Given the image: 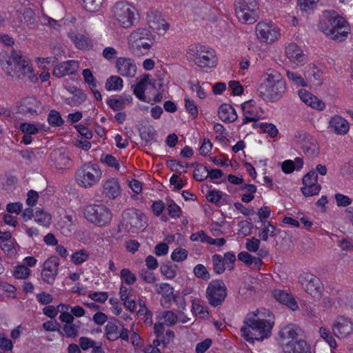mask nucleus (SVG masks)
Instances as JSON below:
<instances>
[{"label":"nucleus","instance_id":"nucleus-21","mask_svg":"<svg viewBox=\"0 0 353 353\" xmlns=\"http://www.w3.org/2000/svg\"><path fill=\"white\" fill-rule=\"evenodd\" d=\"M241 106L244 114L243 123L254 121L262 114L261 108L252 100L245 101Z\"/></svg>","mask_w":353,"mask_h":353},{"label":"nucleus","instance_id":"nucleus-24","mask_svg":"<svg viewBox=\"0 0 353 353\" xmlns=\"http://www.w3.org/2000/svg\"><path fill=\"white\" fill-rule=\"evenodd\" d=\"M301 332V330L294 324H289L285 326L279 332L281 345L288 342L298 341V336Z\"/></svg>","mask_w":353,"mask_h":353},{"label":"nucleus","instance_id":"nucleus-19","mask_svg":"<svg viewBox=\"0 0 353 353\" xmlns=\"http://www.w3.org/2000/svg\"><path fill=\"white\" fill-rule=\"evenodd\" d=\"M59 265V261L57 257L48 258L43 263L41 272L42 279L49 284H52L57 275Z\"/></svg>","mask_w":353,"mask_h":353},{"label":"nucleus","instance_id":"nucleus-54","mask_svg":"<svg viewBox=\"0 0 353 353\" xmlns=\"http://www.w3.org/2000/svg\"><path fill=\"white\" fill-rule=\"evenodd\" d=\"M48 123L54 126H60L63 123V121L59 112L51 110L48 117Z\"/></svg>","mask_w":353,"mask_h":353},{"label":"nucleus","instance_id":"nucleus-39","mask_svg":"<svg viewBox=\"0 0 353 353\" xmlns=\"http://www.w3.org/2000/svg\"><path fill=\"white\" fill-rule=\"evenodd\" d=\"M105 87L108 91L121 90L123 87V79L119 76H111L106 80Z\"/></svg>","mask_w":353,"mask_h":353},{"label":"nucleus","instance_id":"nucleus-14","mask_svg":"<svg viewBox=\"0 0 353 353\" xmlns=\"http://www.w3.org/2000/svg\"><path fill=\"white\" fill-rule=\"evenodd\" d=\"M154 89V82H152L150 81L149 75H145L135 86L134 89V93L140 100L145 101L148 102H150L152 101L153 102H159L162 99V96L160 93H157L153 99H152L149 95V94H150L151 90Z\"/></svg>","mask_w":353,"mask_h":353},{"label":"nucleus","instance_id":"nucleus-31","mask_svg":"<svg viewBox=\"0 0 353 353\" xmlns=\"http://www.w3.org/2000/svg\"><path fill=\"white\" fill-rule=\"evenodd\" d=\"M272 294L276 301L286 305L292 310L295 311L298 309V304L292 294L281 290H275Z\"/></svg>","mask_w":353,"mask_h":353},{"label":"nucleus","instance_id":"nucleus-32","mask_svg":"<svg viewBox=\"0 0 353 353\" xmlns=\"http://www.w3.org/2000/svg\"><path fill=\"white\" fill-rule=\"evenodd\" d=\"M330 125L338 134H345L349 130V123L343 117L335 115L330 121Z\"/></svg>","mask_w":353,"mask_h":353},{"label":"nucleus","instance_id":"nucleus-35","mask_svg":"<svg viewBox=\"0 0 353 353\" xmlns=\"http://www.w3.org/2000/svg\"><path fill=\"white\" fill-rule=\"evenodd\" d=\"M238 259L252 268L260 270L262 265V261L257 257L251 256L247 252H241L238 255Z\"/></svg>","mask_w":353,"mask_h":353},{"label":"nucleus","instance_id":"nucleus-33","mask_svg":"<svg viewBox=\"0 0 353 353\" xmlns=\"http://www.w3.org/2000/svg\"><path fill=\"white\" fill-rule=\"evenodd\" d=\"M218 114L219 119L224 122L231 123L237 119L236 111L229 104L221 105L219 108Z\"/></svg>","mask_w":353,"mask_h":353},{"label":"nucleus","instance_id":"nucleus-11","mask_svg":"<svg viewBox=\"0 0 353 353\" xmlns=\"http://www.w3.org/2000/svg\"><path fill=\"white\" fill-rule=\"evenodd\" d=\"M121 227L125 232L137 233L145 228L146 221L141 212L130 210L124 214Z\"/></svg>","mask_w":353,"mask_h":353},{"label":"nucleus","instance_id":"nucleus-4","mask_svg":"<svg viewBox=\"0 0 353 353\" xmlns=\"http://www.w3.org/2000/svg\"><path fill=\"white\" fill-rule=\"evenodd\" d=\"M319 28L325 36L337 42L345 40L351 32L349 23L339 15L330 16L321 21Z\"/></svg>","mask_w":353,"mask_h":353},{"label":"nucleus","instance_id":"nucleus-29","mask_svg":"<svg viewBox=\"0 0 353 353\" xmlns=\"http://www.w3.org/2000/svg\"><path fill=\"white\" fill-rule=\"evenodd\" d=\"M79 63L76 61H68L57 65L53 74L57 77L74 74L78 69Z\"/></svg>","mask_w":353,"mask_h":353},{"label":"nucleus","instance_id":"nucleus-38","mask_svg":"<svg viewBox=\"0 0 353 353\" xmlns=\"http://www.w3.org/2000/svg\"><path fill=\"white\" fill-rule=\"evenodd\" d=\"M132 101V97L130 95L123 96L119 99H110L108 101V104L114 110H122L126 105L130 104Z\"/></svg>","mask_w":353,"mask_h":353},{"label":"nucleus","instance_id":"nucleus-3","mask_svg":"<svg viewBox=\"0 0 353 353\" xmlns=\"http://www.w3.org/2000/svg\"><path fill=\"white\" fill-rule=\"evenodd\" d=\"M259 310L248 314L244 325L241 328L242 336L248 342L262 341L271 334L273 323L257 317Z\"/></svg>","mask_w":353,"mask_h":353},{"label":"nucleus","instance_id":"nucleus-53","mask_svg":"<svg viewBox=\"0 0 353 353\" xmlns=\"http://www.w3.org/2000/svg\"><path fill=\"white\" fill-rule=\"evenodd\" d=\"M101 161L106 164L108 167L115 168L117 170H119L120 169L118 160L111 154L102 155Z\"/></svg>","mask_w":353,"mask_h":353},{"label":"nucleus","instance_id":"nucleus-20","mask_svg":"<svg viewBox=\"0 0 353 353\" xmlns=\"http://www.w3.org/2000/svg\"><path fill=\"white\" fill-rule=\"evenodd\" d=\"M117 72L125 77H133L137 73V66L134 61L126 57H119L116 61Z\"/></svg>","mask_w":353,"mask_h":353},{"label":"nucleus","instance_id":"nucleus-49","mask_svg":"<svg viewBox=\"0 0 353 353\" xmlns=\"http://www.w3.org/2000/svg\"><path fill=\"white\" fill-rule=\"evenodd\" d=\"M213 268L216 274H222L228 269L225 263L220 255L215 254L212 256Z\"/></svg>","mask_w":353,"mask_h":353},{"label":"nucleus","instance_id":"nucleus-8","mask_svg":"<svg viewBox=\"0 0 353 353\" xmlns=\"http://www.w3.org/2000/svg\"><path fill=\"white\" fill-rule=\"evenodd\" d=\"M85 219L99 227L108 225L112 220L111 211L102 205H89L83 210Z\"/></svg>","mask_w":353,"mask_h":353},{"label":"nucleus","instance_id":"nucleus-51","mask_svg":"<svg viewBox=\"0 0 353 353\" xmlns=\"http://www.w3.org/2000/svg\"><path fill=\"white\" fill-rule=\"evenodd\" d=\"M57 308L59 310L64 311L60 314L59 319L62 322L66 323V324L72 323V322L74 321V317L72 314L67 312L68 310L69 306L66 305H58Z\"/></svg>","mask_w":353,"mask_h":353},{"label":"nucleus","instance_id":"nucleus-30","mask_svg":"<svg viewBox=\"0 0 353 353\" xmlns=\"http://www.w3.org/2000/svg\"><path fill=\"white\" fill-rule=\"evenodd\" d=\"M156 291L162 296L161 302L163 305L168 307L174 300V289L168 283L156 285Z\"/></svg>","mask_w":353,"mask_h":353},{"label":"nucleus","instance_id":"nucleus-61","mask_svg":"<svg viewBox=\"0 0 353 353\" xmlns=\"http://www.w3.org/2000/svg\"><path fill=\"white\" fill-rule=\"evenodd\" d=\"M260 243L261 242L259 239L252 237L247 239L245 248L250 252H256L259 248Z\"/></svg>","mask_w":353,"mask_h":353},{"label":"nucleus","instance_id":"nucleus-59","mask_svg":"<svg viewBox=\"0 0 353 353\" xmlns=\"http://www.w3.org/2000/svg\"><path fill=\"white\" fill-rule=\"evenodd\" d=\"M162 319L168 325H172L177 322L178 316L172 311H167L162 313Z\"/></svg>","mask_w":353,"mask_h":353},{"label":"nucleus","instance_id":"nucleus-16","mask_svg":"<svg viewBox=\"0 0 353 353\" xmlns=\"http://www.w3.org/2000/svg\"><path fill=\"white\" fill-rule=\"evenodd\" d=\"M146 21L149 28L158 34H165L169 28V25L157 11H148L146 14Z\"/></svg>","mask_w":353,"mask_h":353},{"label":"nucleus","instance_id":"nucleus-13","mask_svg":"<svg viewBox=\"0 0 353 353\" xmlns=\"http://www.w3.org/2000/svg\"><path fill=\"white\" fill-rule=\"evenodd\" d=\"M227 296V288L222 281H211L206 290V297L209 303L214 306L221 305Z\"/></svg>","mask_w":353,"mask_h":353},{"label":"nucleus","instance_id":"nucleus-2","mask_svg":"<svg viewBox=\"0 0 353 353\" xmlns=\"http://www.w3.org/2000/svg\"><path fill=\"white\" fill-rule=\"evenodd\" d=\"M257 90L265 99L276 101L284 94L286 85L279 72L269 68L261 77Z\"/></svg>","mask_w":353,"mask_h":353},{"label":"nucleus","instance_id":"nucleus-27","mask_svg":"<svg viewBox=\"0 0 353 353\" xmlns=\"http://www.w3.org/2000/svg\"><path fill=\"white\" fill-rule=\"evenodd\" d=\"M285 54L290 61L296 64H301L306 60V57L303 50L294 43H289L286 46Z\"/></svg>","mask_w":353,"mask_h":353},{"label":"nucleus","instance_id":"nucleus-5","mask_svg":"<svg viewBox=\"0 0 353 353\" xmlns=\"http://www.w3.org/2000/svg\"><path fill=\"white\" fill-rule=\"evenodd\" d=\"M155 41V37L147 28L134 30L128 37V44L132 52L137 56L145 54Z\"/></svg>","mask_w":353,"mask_h":353},{"label":"nucleus","instance_id":"nucleus-56","mask_svg":"<svg viewBox=\"0 0 353 353\" xmlns=\"http://www.w3.org/2000/svg\"><path fill=\"white\" fill-rule=\"evenodd\" d=\"M208 176V170L206 167L197 166L194 170V178L199 181H202Z\"/></svg>","mask_w":353,"mask_h":353},{"label":"nucleus","instance_id":"nucleus-25","mask_svg":"<svg viewBox=\"0 0 353 353\" xmlns=\"http://www.w3.org/2000/svg\"><path fill=\"white\" fill-rule=\"evenodd\" d=\"M42 125L39 123H21L19 125L20 130L24 134L22 138V143L26 145L31 143L32 135L37 134L42 128Z\"/></svg>","mask_w":353,"mask_h":353},{"label":"nucleus","instance_id":"nucleus-9","mask_svg":"<svg viewBox=\"0 0 353 353\" xmlns=\"http://www.w3.org/2000/svg\"><path fill=\"white\" fill-rule=\"evenodd\" d=\"M257 39L265 44H273L278 41L281 37V29L271 21H262L255 27Z\"/></svg>","mask_w":353,"mask_h":353},{"label":"nucleus","instance_id":"nucleus-64","mask_svg":"<svg viewBox=\"0 0 353 353\" xmlns=\"http://www.w3.org/2000/svg\"><path fill=\"white\" fill-rule=\"evenodd\" d=\"M63 330L65 334L68 338H74L78 335L77 327L74 324H65L63 327Z\"/></svg>","mask_w":353,"mask_h":353},{"label":"nucleus","instance_id":"nucleus-15","mask_svg":"<svg viewBox=\"0 0 353 353\" xmlns=\"http://www.w3.org/2000/svg\"><path fill=\"white\" fill-rule=\"evenodd\" d=\"M305 292L313 298L321 296L323 291V285L321 280L310 273H303L299 277Z\"/></svg>","mask_w":353,"mask_h":353},{"label":"nucleus","instance_id":"nucleus-22","mask_svg":"<svg viewBox=\"0 0 353 353\" xmlns=\"http://www.w3.org/2000/svg\"><path fill=\"white\" fill-rule=\"evenodd\" d=\"M298 95L306 105L314 110L322 111L325 108V104L321 100L305 89L299 90Z\"/></svg>","mask_w":353,"mask_h":353},{"label":"nucleus","instance_id":"nucleus-18","mask_svg":"<svg viewBox=\"0 0 353 353\" xmlns=\"http://www.w3.org/2000/svg\"><path fill=\"white\" fill-rule=\"evenodd\" d=\"M334 334L339 339H345L353 332V321L351 319L339 316L332 326Z\"/></svg>","mask_w":353,"mask_h":353},{"label":"nucleus","instance_id":"nucleus-41","mask_svg":"<svg viewBox=\"0 0 353 353\" xmlns=\"http://www.w3.org/2000/svg\"><path fill=\"white\" fill-rule=\"evenodd\" d=\"M303 164V160L300 158H296L294 162L292 160H286L282 163V170L286 173H292L296 168L297 170L302 168Z\"/></svg>","mask_w":353,"mask_h":353},{"label":"nucleus","instance_id":"nucleus-63","mask_svg":"<svg viewBox=\"0 0 353 353\" xmlns=\"http://www.w3.org/2000/svg\"><path fill=\"white\" fill-rule=\"evenodd\" d=\"M188 252L185 249L176 248L172 253L171 257L173 261H181L187 258Z\"/></svg>","mask_w":353,"mask_h":353},{"label":"nucleus","instance_id":"nucleus-42","mask_svg":"<svg viewBox=\"0 0 353 353\" xmlns=\"http://www.w3.org/2000/svg\"><path fill=\"white\" fill-rule=\"evenodd\" d=\"M276 235V227L270 223L269 221L263 223V228L259 234V238L263 241H267L268 236H274Z\"/></svg>","mask_w":353,"mask_h":353},{"label":"nucleus","instance_id":"nucleus-28","mask_svg":"<svg viewBox=\"0 0 353 353\" xmlns=\"http://www.w3.org/2000/svg\"><path fill=\"white\" fill-rule=\"evenodd\" d=\"M121 186L117 179L111 178L105 181L103 193L110 199H114L121 194Z\"/></svg>","mask_w":353,"mask_h":353},{"label":"nucleus","instance_id":"nucleus-58","mask_svg":"<svg viewBox=\"0 0 353 353\" xmlns=\"http://www.w3.org/2000/svg\"><path fill=\"white\" fill-rule=\"evenodd\" d=\"M185 107L193 118H196L198 115V109L194 101L188 97L185 98Z\"/></svg>","mask_w":353,"mask_h":353},{"label":"nucleus","instance_id":"nucleus-34","mask_svg":"<svg viewBox=\"0 0 353 353\" xmlns=\"http://www.w3.org/2000/svg\"><path fill=\"white\" fill-rule=\"evenodd\" d=\"M69 37L79 49L85 50L92 47V42L85 35L72 32L69 34Z\"/></svg>","mask_w":353,"mask_h":353},{"label":"nucleus","instance_id":"nucleus-55","mask_svg":"<svg viewBox=\"0 0 353 353\" xmlns=\"http://www.w3.org/2000/svg\"><path fill=\"white\" fill-rule=\"evenodd\" d=\"M120 276L128 285L133 284L137 280L136 276L127 268H124L121 270Z\"/></svg>","mask_w":353,"mask_h":353},{"label":"nucleus","instance_id":"nucleus-17","mask_svg":"<svg viewBox=\"0 0 353 353\" xmlns=\"http://www.w3.org/2000/svg\"><path fill=\"white\" fill-rule=\"evenodd\" d=\"M318 175L314 171H310L303 178L301 192L305 196H312L319 193L321 187L317 182Z\"/></svg>","mask_w":353,"mask_h":353},{"label":"nucleus","instance_id":"nucleus-45","mask_svg":"<svg viewBox=\"0 0 353 353\" xmlns=\"http://www.w3.org/2000/svg\"><path fill=\"white\" fill-rule=\"evenodd\" d=\"M83 8L88 12H97L102 7L103 0H81Z\"/></svg>","mask_w":353,"mask_h":353},{"label":"nucleus","instance_id":"nucleus-6","mask_svg":"<svg viewBox=\"0 0 353 353\" xmlns=\"http://www.w3.org/2000/svg\"><path fill=\"white\" fill-rule=\"evenodd\" d=\"M136 8L125 1L116 2L110 10V19L118 27L130 28L134 25Z\"/></svg>","mask_w":353,"mask_h":353},{"label":"nucleus","instance_id":"nucleus-62","mask_svg":"<svg viewBox=\"0 0 353 353\" xmlns=\"http://www.w3.org/2000/svg\"><path fill=\"white\" fill-rule=\"evenodd\" d=\"M260 128L264 133L268 134L271 137H275L278 134V130L272 123H262Z\"/></svg>","mask_w":353,"mask_h":353},{"label":"nucleus","instance_id":"nucleus-12","mask_svg":"<svg viewBox=\"0 0 353 353\" xmlns=\"http://www.w3.org/2000/svg\"><path fill=\"white\" fill-rule=\"evenodd\" d=\"M257 3L255 0H239L236 3V14L243 23H252L256 21Z\"/></svg>","mask_w":353,"mask_h":353},{"label":"nucleus","instance_id":"nucleus-60","mask_svg":"<svg viewBox=\"0 0 353 353\" xmlns=\"http://www.w3.org/2000/svg\"><path fill=\"white\" fill-rule=\"evenodd\" d=\"M85 100V96L81 92L72 95V97L66 99L67 103L70 105H78Z\"/></svg>","mask_w":353,"mask_h":353},{"label":"nucleus","instance_id":"nucleus-52","mask_svg":"<svg viewBox=\"0 0 353 353\" xmlns=\"http://www.w3.org/2000/svg\"><path fill=\"white\" fill-rule=\"evenodd\" d=\"M23 17L24 23L28 27L36 24L35 13L32 9L30 8H26L23 12Z\"/></svg>","mask_w":353,"mask_h":353},{"label":"nucleus","instance_id":"nucleus-26","mask_svg":"<svg viewBox=\"0 0 353 353\" xmlns=\"http://www.w3.org/2000/svg\"><path fill=\"white\" fill-rule=\"evenodd\" d=\"M282 347L285 353H310V345L303 339L285 343Z\"/></svg>","mask_w":353,"mask_h":353},{"label":"nucleus","instance_id":"nucleus-50","mask_svg":"<svg viewBox=\"0 0 353 353\" xmlns=\"http://www.w3.org/2000/svg\"><path fill=\"white\" fill-rule=\"evenodd\" d=\"M13 275L17 279H26L30 275V270L24 265H19L16 266Z\"/></svg>","mask_w":353,"mask_h":353},{"label":"nucleus","instance_id":"nucleus-43","mask_svg":"<svg viewBox=\"0 0 353 353\" xmlns=\"http://www.w3.org/2000/svg\"><path fill=\"white\" fill-rule=\"evenodd\" d=\"M90 258V253L84 249L77 250L71 255V261L75 265H81Z\"/></svg>","mask_w":353,"mask_h":353},{"label":"nucleus","instance_id":"nucleus-46","mask_svg":"<svg viewBox=\"0 0 353 353\" xmlns=\"http://www.w3.org/2000/svg\"><path fill=\"white\" fill-rule=\"evenodd\" d=\"M79 346L83 350H87L89 348L94 347L93 352L97 353L101 352V347H96V342L88 337H81L79 340Z\"/></svg>","mask_w":353,"mask_h":353},{"label":"nucleus","instance_id":"nucleus-44","mask_svg":"<svg viewBox=\"0 0 353 353\" xmlns=\"http://www.w3.org/2000/svg\"><path fill=\"white\" fill-rule=\"evenodd\" d=\"M192 310L194 314L200 318H205L208 316L207 309L202 305L200 300L194 299L192 301Z\"/></svg>","mask_w":353,"mask_h":353},{"label":"nucleus","instance_id":"nucleus-36","mask_svg":"<svg viewBox=\"0 0 353 353\" xmlns=\"http://www.w3.org/2000/svg\"><path fill=\"white\" fill-rule=\"evenodd\" d=\"M286 77L288 81L296 87H307L308 85L307 81L296 72L288 70Z\"/></svg>","mask_w":353,"mask_h":353},{"label":"nucleus","instance_id":"nucleus-23","mask_svg":"<svg viewBox=\"0 0 353 353\" xmlns=\"http://www.w3.org/2000/svg\"><path fill=\"white\" fill-rule=\"evenodd\" d=\"M21 111L32 116H37L41 113L43 106L41 102L34 97H27L21 101Z\"/></svg>","mask_w":353,"mask_h":353},{"label":"nucleus","instance_id":"nucleus-10","mask_svg":"<svg viewBox=\"0 0 353 353\" xmlns=\"http://www.w3.org/2000/svg\"><path fill=\"white\" fill-rule=\"evenodd\" d=\"M101 174V171L97 165L88 164L77 171L76 181L81 187L89 188L99 181Z\"/></svg>","mask_w":353,"mask_h":353},{"label":"nucleus","instance_id":"nucleus-48","mask_svg":"<svg viewBox=\"0 0 353 353\" xmlns=\"http://www.w3.org/2000/svg\"><path fill=\"white\" fill-rule=\"evenodd\" d=\"M319 334L321 338L329 344L330 347H336V341L327 329L323 327H321L319 330Z\"/></svg>","mask_w":353,"mask_h":353},{"label":"nucleus","instance_id":"nucleus-47","mask_svg":"<svg viewBox=\"0 0 353 353\" xmlns=\"http://www.w3.org/2000/svg\"><path fill=\"white\" fill-rule=\"evenodd\" d=\"M119 327L113 322H109L105 326V334L110 341H115L119 339Z\"/></svg>","mask_w":353,"mask_h":353},{"label":"nucleus","instance_id":"nucleus-40","mask_svg":"<svg viewBox=\"0 0 353 353\" xmlns=\"http://www.w3.org/2000/svg\"><path fill=\"white\" fill-rule=\"evenodd\" d=\"M58 229L65 235H69L72 229V220L70 216H65L57 223Z\"/></svg>","mask_w":353,"mask_h":353},{"label":"nucleus","instance_id":"nucleus-37","mask_svg":"<svg viewBox=\"0 0 353 353\" xmlns=\"http://www.w3.org/2000/svg\"><path fill=\"white\" fill-rule=\"evenodd\" d=\"M34 221L41 225L48 227L52 221L51 214L43 209L37 208L34 214Z\"/></svg>","mask_w":353,"mask_h":353},{"label":"nucleus","instance_id":"nucleus-57","mask_svg":"<svg viewBox=\"0 0 353 353\" xmlns=\"http://www.w3.org/2000/svg\"><path fill=\"white\" fill-rule=\"evenodd\" d=\"M194 273L198 278L205 281L210 279L209 272H208L207 269L201 264L197 265L194 268Z\"/></svg>","mask_w":353,"mask_h":353},{"label":"nucleus","instance_id":"nucleus-1","mask_svg":"<svg viewBox=\"0 0 353 353\" xmlns=\"http://www.w3.org/2000/svg\"><path fill=\"white\" fill-rule=\"evenodd\" d=\"M0 65L5 74L12 78L28 79L32 82L37 80L30 60L19 50L1 53Z\"/></svg>","mask_w":353,"mask_h":353},{"label":"nucleus","instance_id":"nucleus-7","mask_svg":"<svg viewBox=\"0 0 353 353\" xmlns=\"http://www.w3.org/2000/svg\"><path fill=\"white\" fill-rule=\"evenodd\" d=\"M187 57L200 68H212L216 65L215 52L211 48L198 44L189 46Z\"/></svg>","mask_w":353,"mask_h":353}]
</instances>
